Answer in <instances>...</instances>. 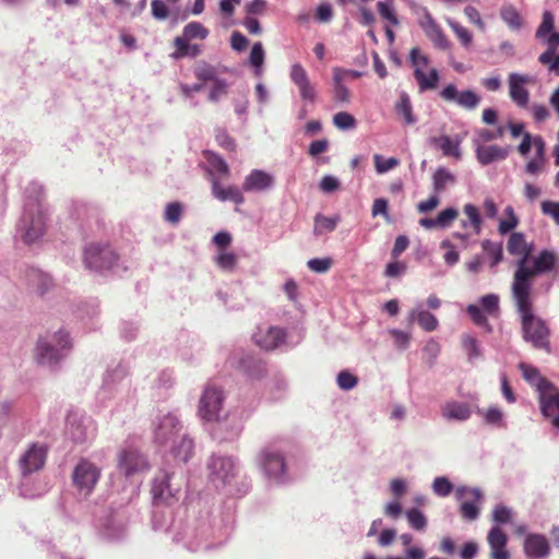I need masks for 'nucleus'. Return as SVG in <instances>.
<instances>
[{
  "mask_svg": "<svg viewBox=\"0 0 559 559\" xmlns=\"http://www.w3.org/2000/svg\"><path fill=\"white\" fill-rule=\"evenodd\" d=\"M43 187L37 182H31L25 190V203L16 233L26 245L37 241L46 229V214L40 203Z\"/></svg>",
  "mask_w": 559,
  "mask_h": 559,
  "instance_id": "obj_1",
  "label": "nucleus"
},
{
  "mask_svg": "<svg viewBox=\"0 0 559 559\" xmlns=\"http://www.w3.org/2000/svg\"><path fill=\"white\" fill-rule=\"evenodd\" d=\"M512 300L521 319L523 338L534 348L550 353V332L546 322L534 314L533 296L512 295Z\"/></svg>",
  "mask_w": 559,
  "mask_h": 559,
  "instance_id": "obj_2",
  "label": "nucleus"
},
{
  "mask_svg": "<svg viewBox=\"0 0 559 559\" xmlns=\"http://www.w3.org/2000/svg\"><path fill=\"white\" fill-rule=\"evenodd\" d=\"M557 263V257L552 251L542 250L534 259L530 267L527 263L516 267L511 285V295L533 296L532 278L544 273L551 272Z\"/></svg>",
  "mask_w": 559,
  "mask_h": 559,
  "instance_id": "obj_3",
  "label": "nucleus"
},
{
  "mask_svg": "<svg viewBox=\"0 0 559 559\" xmlns=\"http://www.w3.org/2000/svg\"><path fill=\"white\" fill-rule=\"evenodd\" d=\"M71 348L72 343L69 334L60 330L38 340L36 359L38 364L52 368L69 355Z\"/></svg>",
  "mask_w": 559,
  "mask_h": 559,
  "instance_id": "obj_4",
  "label": "nucleus"
},
{
  "mask_svg": "<svg viewBox=\"0 0 559 559\" xmlns=\"http://www.w3.org/2000/svg\"><path fill=\"white\" fill-rule=\"evenodd\" d=\"M554 27L555 22L552 13L545 11L543 13L542 23L536 29L535 37L547 46L546 51L538 57V61L544 66H548L549 72L559 75V53L556 55L559 47V33L554 32Z\"/></svg>",
  "mask_w": 559,
  "mask_h": 559,
  "instance_id": "obj_5",
  "label": "nucleus"
},
{
  "mask_svg": "<svg viewBox=\"0 0 559 559\" xmlns=\"http://www.w3.org/2000/svg\"><path fill=\"white\" fill-rule=\"evenodd\" d=\"M102 477V467L88 457H80L71 472V484L78 497L87 499Z\"/></svg>",
  "mask_w": 559,
  "mask_h": 559,
  "instance_id": "obj_6",
  "label": "nucleus"
},
{
  "mask_svg": "<svg viewBox=\"0 0 559 559\" xmlns=\"http://www.w3.org/2000/svg\"><path fill=\"white\" fill-rule=\"evenodd\" d=\"M83 262L87 270L103 273L118 267L119 255L109 243L91 242L84 248Z\"/></svg>",
  "mask_w": 559,
  "mask_h": 559,
  "instance_id": "obj_7",
  "label": "nucleus"
},
{
  "mask_svg": "<svg viewBox=\"0 0 559 559\" xmlns=\"http://www.w3.org/2000/svg\"><path fill=\"white\" fill-rule=\"evenodd\" d=\"M64 435L75 444L91 442L96 437L95 421L83 412L70 411L66 418Z\"/></svg>",
  "mask_w": 559,
  "mask_h": 559,
  "instance_id": "obj_8",
  "label": "nucleus"
},
{
  "mask_svg": "<svg viewBox=\"0 0 559 559\" xmlns=\"http://www.w3.org/2000/svg\"><path fill=\"white\" fill-rule=\"evenodd\" d=\"M210 480L216 488H225L238 474L236 461L231 456L213 454L207 461Z\"/></svg>",
  "mask_w": 559,
  "mask_h": 559,
  "instance_id": "obj_9",
  "label": "nucleus"
},
{
  "mask_svg": "<svg viewBox=\"0 0 559 559\" xmlns=\"http://www.w3.org/2000/svg\"><path fill=\"white\" fill-rule=\"evenodd\" d=\"M117 469L126 478H131L147 472L150 463L136 448L123 447L117 453Z\"/></svg>",
  "mask_w": 559,
  "mask_h": 559,
  "instance_id": "obj_10",
  "label": "nucleus"
},
{
  "mask_svg": "<svg viewBox=\"0 0 559 559\" xmlns=\"http://www.w3.org/2000/svg\"><path fill=\"white\" fill-rule=\"evenodd\" d=\"M259 465L271 481L282 484L287 480L285 457L277 449L271 445L263 448L259 454Z\"/></svg>",
  "mask_w": 559,
  "mask_h": 559,
  "instance_id": "obj_11",
  "label": "nucleus"
},
{
  "mask_svg": "<svg viewBox=\"0 0 559 559\" xmlns=\"http://www.w3.org/2000/svg\"><path fill=\"white\" fill-rule=\"evenodd\" d=\"M408 4L415 13L423 14L424 17L419 21V26L423 28L426 36L433 43V45L441 50L450 49V40L445 36L442 28L435 21L428 9L415 3L414 1H409Z\"/></svg>",
  "mask_w": 559,
  "mask_h": 559,
  "instance_id": "obj_12",
  "label": "nucleus"
},
{
  "mask_svg": "<svg viewBox=\"0 0 559 559\" xmlns=\"http://www.w3.org/2000/svg\"><path fill=\"white\" fill-rule=\"evenodd\" d=\"M224 394L216 386L207 385L200 399L199 415L206 421H218L223 408Z\"/></svg>",
  "mask_w": 559,
  "mask_h": 559,
  "instance_id": "obj_13",
  "label": "nucleus"
},
{
  "mask_svg": "<svg viewBox=\"0 0 559 559\" xmlns=\"http://www.w3.org/2000/svg\"><path fill=\"white\" fill-rule=\"evenodd\" d=\"M214 536V528L207 518H200L186 533L185 538L188 539L186 546L192 551H197L199 549H211L213 544L210 543V539Z\"/></svg>",
  "mask_w": 559,
  "mask_h": 559,
  "instance_id": "obj_14",
  "label": "nucleus"
},
{
  "mask_svg": "<svg viewBox=\"0 0 559 559\" xmlns=\"http://www.w3.org/2000/svg\"><path fill=\"white\" fill-rule=\"evenodd\" d=\"M439 95L443 100L448 103H454L459 107L468 111L475 110L481 102V97L475 91H459L453 83L445 85L440 91Z\"/></svg>",
  "mask_w": 559,
  "mask_h": 559,
  "instance_id": "obj_15",
  "label": "nucleus"
},
{
  "mask_svg": "<svg viewBox=\"0 0 559 559\" xmlns=\"http://www.w3.org/2000/svg\"><path fill=\"white\" fill-rule=\"evenodd\" d=\"M48 448L41 443H32L19 460L23 476L40 471L47 460Z\"/></svg>",
  "mask_w": 559,
  "mask_h": 559,
  "instance_id": "obj_16",
  "label": "nucleus"
},
{
  "mask_svg": "<svg viewBox=\"0 0 559 559\" xmlns=\"http://www.w3.org/2000/svg\"><path fill=\"white\" fill-rule=\"evenodd\" d=\"M286 330L273 325H260L253 334L254 343L264 350H274L286 344Z\"/></svg>",
  "mask_w": 559,
  "mask_h": 559,
  "instance_id": "obj_17",
  "label": "nucleus"
},
{
  "mask_svg": "<svg viewBox=\"0 0 559 559\" xmlns=\"http://www.w3.org/2000/svg\"><path fill=\"white\" fill-rule=\"evenodd\" d=\"M533 82L528 74L512 72L508 76L509 96L519 108H527L530 92L526 85Z\"/></svg>",
  "mask_w": 559,
  "mask_h": 559,
  "instance_id": "obj_18",
  "label": "nucleus"
},
{
  "mask_svg": "<svg viewBox=\"0 0 559 559\" xmlns=\"http://www.w3.org/2000/svg\"><path fill=\"white\" fill-rule=\"evenodd\" d=\"M170 478L171 474L165 469L159 471L154 477L151 488L154 503H170V500L174 499L179 491V489L171 487Z\"/></svg>",
  "mask_w": 559,
  "mask_h": 559,
  "instance_id": "obj_19",
  "label": "nucleus"
},
{
  "mask_svg": "<svg viewBox=\"0 0 559 559\" xmlns=\"http://www.w3.org/2000/svg\"><path fill=\"white\" fill-rule=\"evenodd\" d=\"M95 525L106 538L117 539L126 531L127 519L121 512H109L105 519H96Z\"/></svg>",
  "mask_w": 559,
  "mask_h": 559,
  "instance_id": "obj_20",
  "label": "nucleus"
},
{
  "mask_svg": "<svg viewBox=\"0 0 559 559\" xmlns=\"http://www.w3.org/2000/svg\"><path fill=\"white\" fill-rule=\"evenodd\" d=\"M523 551L530 559H546L550 555L551 547L544 534L530 533L524 538Z\"/></svg>",
  "mask_w": 559,
  "mask_h": 559,
  "instance_id": "obj_21",
  "label": "nucleus"
},
{
  "mask_svg": "<svg viewBox=\"0 0 559 559\" xmlns=\"http://www.w3.org/2000/svg\"><path fill=\"white\" fill-rule=\"evenodd\" d=\"M289 78L292 82L298 87L300 97L304 102H316V88L311 84L307 71L300 63H294L290 67Z\"/></svg>",
  "mask_w": 559,
  "mask_h": 559,
  "instance_id": "obj_22",
  "label": "nucleus"
},
{
  "mask_svg": "<svg viewBox=\"0 0 559 559\" xmlns=\"http://www.w3.org/2000/svg\"><path fill=\"white\" fill-rule=\"evenodd\" d=\"M477 162L481 166H487L496 162L504 160L511 151L510 146H499L497 144L484 145L473 140Z\"/></svg>",
  "mask_w": 559,
  "mask_h": 559,
  "instance_id": "obj_23",
  "label": "nucleus"
},
{
  "mask_svg": "<svg viewBox=\"0 0 559 559\" xmlns=\"http://www.w3.org/2000/svg\"><path fill=\"white\" fill-rule=\"evenodd\" d=\"M180 429L181 425L177 416L174 414H167L159 420L154 430L155 441L159 444L175 442Z\"/></svg>",
  "mask_w": 559,
  "mask_h": 559,
  "instance_id": "obj_24",
  "label": "nucleus"
},
{
  "mask_svg": "<svg viewBox=\"0 0 559 559\" xmlns=\"http://www.w3.org/2000/svg\"><path fill=\"white\" fill-rule=\"evenodd\" d=\"M465 493H469L474 501H464L460 506V513L466 521H475L478 519L480 510L476 502H480L483 493L478 488L459 487L456 489V496L459 499L463 498Z\"/></svg>",
  "mask_w": 559,
  "mask_h": 559,
  "instance_id": "obj_25",
  "label": "nucleus"
},
{
  "mask_svg": "<svg viewBox=\"0 0 559 559\" xmlns=\"http://www.w3.org/2000/svg\"><path fill=\"white\" fill-rule=\"evenodd\" d=\"M507 250L511 255L519 257L516 267H521L528 261L532 252V245L526 242V238L523 233H512L507 242Z\"/></svg>",
  "mask_w": 559,
  "mask_h": 559,
  "instance_id": "obj_26",
  "label": "nucleus"
},
{
  "mask_svg": "<svg viewBox=\"0 0 559 559\" xmlns=\"http://www.w3.org/2000/svg\"><path fill=\"white\" fill-rule=\"evenodd\" d=\"M540 413L552 427L559 429V393L542 392L538 399Z\"/></svg>",
  "mask_w": 559,
  "mask_h": 559,
  "instance_id": "obj_27",
  "label": "nucleus"
},
{
  "mask_svg": "<svg viewBox=\"0 0 559 559\" xmlns=\"http://www.w3.org/2000/svg\"><path fill=\"white\" fill-rule=\"evenodd\" d=\"M487 542L491 550V559H509L510 555L507 550L508 536L498 525L489 530Z\"/></svg>",
  "mask_w": 559,
  "mask_h": 559,
  "instance_id": "obj_28",
  "label": "nucleus"
},
{
  "mask_svg": "<svg viewBox=\"0 0 559 559\" xmlns=\"http://www.w3.org/2000/svg\"><path fill=\"white\" fill-rule=\"evenodd\" d=\"M274 186V178L272 175L264 170L253 169L246 176L242 190L245 192H261Z\"/></svg>",
  "mask_w": 559,
  "mask_h": 559,
  "instance_id": "obj_29",
  "label": "nucleus"
},
{
  "mask_svg": "<svg viewBox=\"0 0 559 559\" xmlns=\"http://www.w3.org/2000/svg\"><path fill=\"white\" fill-rule=\"evenodd\" d=\"M128 374L127 368L119 364L115 369L107 370L103 385L98 392V399L104 401L109 394H111L118 384H120Z\"/></svg>",
  "mask_w": 559,
  "mask_h": 559,
  "instance_id": "obj_30",
  "label": "nucleus"
},
{
  "mask_svg": "<svg viewBox=\"0 0 559 559\" xmlns=\"http://www.w3.org/2000/svg\"><path fill=\"white\" fill-rule=\"evenodd\" d=\"M461 142V139H452L445 134L440 136H431L429 139V144L431 146L440 150L444 156L454 157L456 159L462 157Z\"/></svg>",
  "mask_w": 559,
  "mask_h": 559,
  "instance_id": "obj_31",
  "label": "nucleus"
},
{
  "mask_svg": "<svg viewBox=\"0 0 559 559\" xmlns=\"http://www.w3.org/2000/svg\"><path fill=\"white\" fill-rule=\"evenodd\" d=\"M212 193L219 201H233L234 203L240 205L245 202V198L242 195V188L239 189L236 186H229L224 188L221 186L217 178H212Z\"/></svg>",
  "mask_w": 559,
  "mask_h": 559,
  "instance_id": "obj_32",
  "label": "nucleus"
},
{
  "mask_svg": "<svg viewBox=\"0 0 559 559\" xmlns=\"http://www.w3.org/2000/svg\"><path fill=\"white\" fill-rule=\"evenodd\" d=\"M519 369L522 371L523 378L530 384L536 386V389L539 391V394L552 388V383L544 378L536 367L525 362H520Z\"/></svg>",
  "mask_w": 559,
  "mask_h": 559,
  "instance_id": "obj_33",
  "label": "nucleus"
},
{
  "mask_svg": "<svg viewBox=\"0 0 559 559\" xmlns=\"http://www.w3.org/2000/svg\"><path fill=\"white\" fill-rule=\"evenodd\" d=\"M441 414L448 420L464 421L471 417L472 411L467 403L451 401L442 406Z\"/></svg>",
  "mask_w": 559,
  "mask_h": 559,
  "instance_id": "obj_34",
  "label": "nucleus"
},
{
  "mask_svg": "<svg viewBox=\"0 0 559 559\" xmlns=\"http://www.w3.org/2000/svg\"><path fill=\"white\" fill-rule=\"evenodd\" d=\"M71 215L75 221L84 224H91L92 221H98V210L82 201L73 203Z\"/></svg>",
  "mask_w": 559,
  "mask_h": 559,
  "instance_id": "obj_35",
  "label": "nucleus"
},
{
  "mask_svg": "<svg viewBox=\"0 0 559 559\" xmlns=\"http://www.w3.org/2000/svg\"><path fill=\"white\" fill-rule=\"evenodd\" d=\"M27 281L32 287L36 289L39 295H44L52 286L51 277L37 269H29L27 271Z\"/></svg>",
  "mask_w": 559,
  "mask_h": 559,
  "instance_id": "obj_36",
  "label": "nucleus"
},
{
  "mask_svg": "<svg viewBox=\"0 0 559 559\" xmlns=\"http://www.w3.org/2000/svg\"><path fill=\"white\" fill-rule=\"evenodd\" d=\"M414 78L420 92L436 88L440 80L439 72L435 68L431 69L428 74H426L421 68H417L414 70Z\"/></svg>",
  "mask_w": 559,
  "mask_h": 559,
  "instance_id": "obj_37",
  "label": "nucleus"
},
{
  "mask_svg": "<svg viewBox=\"0 0 559 559\" xmlns=\"http://www.w3.org/2000/svg\"><path fill=\"white\" fill-rule=\"evenodd\" d=\"M395 111L399 116L403 117L405 124L411 126L417 122V119L413 114V106L407 93H401L399 102L395 104Z\"/></svg>",
  "mask_w": 559,
  "mask_h": 559,
  "instance_id": "obj_38",
  "label": "nucleus"
},
{
  "mask_svg": "<svg viewBox=\"0 0 559 559\" xmlns=\"http://www.w3.org/2000/svg\"><path fill=\"white\" fill-rule=\"evenodd\" d=\"M189 39H186L185 37H176L174 40V44L176 46V51L171 55L173 58L179 59L183 57H197L200 55L201 49L195 44H189Z\"/></svg>",
  "mask_w": 559,
  "mask_h": 559,
  "instance_id": "obj_39",
  "label": "nucleus"
},
{
  "mask_svg": "<svg viewBox=\"0 0 559 559\" xmlns=\"http://www.w3.org/2000/svg\"><path fill=\"white\" fill-rule=\"evenodd\" d=\"M481 249L490 259V267H496L503 260L502 242H493L489 239L481 241Z\"/></svg>",
  "mask_w": 559,
  "mask_h": 559,
  "instance_id": "obj_40",
  "label": "nucleus"
},
{
  "mask_svg": "<svg viewBox=\"0 0 559 559\" xmlns=\"http://www.w3.org/2000/svg\"><path fill=\"white\" fill-rule=\"evenodd\" d=\"M340 222V216L335 215L333 217H328L322 214H317L314 216V227L313 234L314 236H320L324 233L333 231Z\"/></svg>",
  "mask_w": 559,
  "mask_h": 559,
  "instance_id": "obj_41",
  "label": "nucleus"
},
{
  "mask_svg": "<svg viewBox=\"0 0 559 559\" xmlns=\"http://www.w3.org/2000/svg\"><path fill=\"white\" fill-rule=\"evenodd\" d=\"M240 367L251 378H261L266 372L265 364L261 359L253 357L243 358L240 361Z\"/></svg>",
  "mask_w": 559,
  "mask_h": 559,
  "instance_id": "obj_42",
  "label": "nucleus"
},
{
  "mask_svg": "<svg viewBox=\"0 0 559 559\" xmlns=\"http://www.w3.org/2000/svg\"><path fill=\"white\" fill-rule=\"evenodd\" d=\"M264 59L265 53L262 43H254L249 55V63L251 67H253L255 76L262 75Z\"/></svg>",
  "mask_w": 559,
  "mask_h": 559,
  "instance_id": "obj_43",
  "label": "nucleus"
},
{
  "mask_svg": "<svg viewBox=\"0 0 559 559\" xmlns=\"http://www.w3.org/2000/svg\"><path fill=\"white\" fill-rule=\"evenodd\" d=\"M502 21L513 31L522 27L523 21L515 7L508 4L503 5L500 10Z\"/></svg>",
  "mask_w": 559,
  "mask_h": 559,
  "instance_id": "obj_44",
  "label": "nucleus"
},
{
  "mask_svg": "<svg viewBox=\"0 0 559 559\" xmlns=\"http://www.w3.org/2000/svg\"><path fill=\"white\" fill-rule=\"evenodd\" d=\"M455 182V176L444 167H439L432 177L433 190L438 193L443 191L448 185Z\"/></svg>",
  "mask_w": 559,
  "mask_h": 559,
  "instance_id": "obj_45",
  "label": "nucleus"
},
{
  "mask_svg": "<svg viewBox=\"0 0 559 559\" xmlns=\"http://www.w3.org/2000/svg\"><path fill=\"white\" fill-rule=\"evenodd\" d=\"M203 155L210 166L211 171H216L223 176L229 174V167L226 160L217 153L213 151H204Z\"/></svg>",
  "mask_w": 559,
  "mask_h": 559,
  "instance_id": "obj_46",
  "label": "nucleus"
},
{
  "mask_svg": "<svg viewBox=\"0 0 559 559\" xmlns=\"http://www.w3.org/2000/svg\"><path fill=\"white\" fill-rule=\"evenodd\" d=\"M341 68H335L333 70V86L335 99L338 103H348L350 98L349 91L344 84V80L341 78Z\"/></svg>",
  "mask_w": 559,
  "mask_h": 559,
  "instance_id": "obj_47",
  "label": "nucleus"
},
{
  "mask_svg": "<svg viewBox=\"0 0 559 559\" xmlns=\"http://www.w3.org/2000/svg\"><path fill=\"white\" fill-rule=\"evenodd\" d=\"M411 320L417 319L420 328L427 332H432L438 328V319L429 311L420 310L418 312L412 311Z\"/></svg>",
  "mask_w": 559,
  "mask_h": 559,
  "instance_id": "obj_48",
  "label": "nucleus"
},
{
  "mask_svg": "<svg viewBox=\"0 0 559 559\" xmlns=\"http://www.w3.org/2000/svg\"><path fill=\"white\" fill-rule=\"evenodd\" d=\"M534 143L537 146V157L531 159L526 166L525 171L530 175L538 174L544 166V142L540 136H536L534 139Z\"/></svg>",
  "mask_w": 559,
  "mask_h": 559,
  "instance_id": "obj_49",
  "label": "nucleus"
},
{
  "mask_svg": "<svg viewBox=\"0 0 559 559\" xmlns=\"http://www.w3.org/2000/svg\"><path fill=\"white\" fill-rule=\"evenodd\" d=\"M194 443L191 438L182 437L179 444L174 447L173 452L176 459L182 463H187L193 453Z\"/></svg>",
  "mask_w": 559,
  "mask_h": 559,
  "instance_id": "obj_50",
  "label": "nucleus"
},
{
  "mask_svg": "<svg viewBox=\"0 0 559 559\" xmlns=\"http://www.w3.org/2000/svg\"><path fill=\"white\" fill-rule=\"evenodd\" d=\"M466 312L476 325L483 328L487 333H490L492 331V326L488 322L486 312L483 309H480L479 306L468 305L466 308Z\"/></svg>",
  "mask_w": 559,
  "mask_h": 559,
  "instance_id": "obj_51",
  "label": "nucleus"
},
{
  "mask_svg": "<svg viewBox=\"0 0 559 559\" xmlns=\"http://www.w3.org/2000/svg\"><path fill=\"white\" fill-rule=\"evenodd\" d=\"M463 213L466 215L469 225L473 227L476 235L480 234L483 227V218L478 207L472 203H467L463 207Z\"/></svg>",
  "mask_w": 559,
  "mask_h": 559,
  "instance_id": "obj_52",
  "label": "nucleus"
},
{
  "mask_svg": "<svg viewBox=\"0 0 559 559\" xmlns=\"http://www.w3.org/2000/svg\"><path fill=\"white\" fill-rule=\"evenodd\" d=\"M409 526L415 531H424L427 527L426 515L417 508H411L405 512Z\"/></svg>",
  "mask_w": 559,
  "mask_h": 559,
  "instance_id": "obj_53",
  "label": "nucleus"
},
{
  "mask_svg": "<svg viewBox=\"0 0 559 559\" xmlns=\"http://www.w3.org/2000/svg\"><path fill=\"white\" fill-rule=\"evenodd\" d=\"M448 24L462 44V46L466 49H468L473 43V34L462 26L459 22L454 20H448Z\"/></svg>",
  "mask_w": 559,
  "mask_h": 559,
  "instance_id": "obj_54",
  "label": "nucleus"
},
{
  "mask_svg": "<svg viewBox=\"0 0 559 559\" xmlns=\"http://www.w3.org/2000/svg\"><path fill=\"white\" fill-rule=\"evenodd\" d=\"M462 345L469 361H474L481 356L480 345L475 336L464 335L462 337Z\"/></svg>",
  "mask_w": 559,
  "mask_h": 559,
  "instance_id": "obj_55",
  "label": "nucleus"
},
{
  "mask_svg": "<svg viewBox=\"0 0 559 559\" xmlns=\"http://www.w3.org/2000/svg\"><path fill=\"white\" fill-rule=\"evenodd\" d=\"M215 134V141L216 143L228 152H235L237 148L236 141L233 136L229 135V133L226 131V129L217 127L214 130Z\"/></svg>",
  "mask_w": 559,
  "mask_h": 559,
  "instance_id": "obj_56",
  "label": "nucleus"
},
{
  "mask_svg": "<svg viewBox=\"0 0 559 559\" xmlns=\"http://www.w3.org/2000/svg\"><path fill=\"white\" fill-rule=\"evenodd\" d=\"M209 35V31L199 22H190L183 27L182 37L186 39L200 38L204 39Z\"/></svg>",
  "mask_w": 559,
  "mask_h": 559,
  "instance_id": "obj_57",
  "label": "nucleus"
},
{
  "mask_svg": "<svg viewBox=\"0 0 559 559\" xmlns=\"http://www.w3.org/2000/svg\"><path fill=\"white\" fill-rule=\"evenodd\" d=\"M377 9L382 19L386 20L391 25H397L399 19L393 9V0L379 1Z\"/></svg>",
  "mask_w": 559,
  "mask_h": 559,
  "instance_id": "obj_58",
  "label": "nucleus"
},
{
  "mask_svg": "<svg viewBox=\"0 0 559 559\" xmlns=\"http://www.w3.org/2000/svg\"><path fill=\"white\" fill-rule=\"evenodd\" d=\"M183 206L180 202L175 201L166 205L164 219L171 225H177L182 215Z\"/></svg>",
  "mask_w": 559,
  "mask_h": 559,
  "instance_id": "obj_59",
  "label": "nucleus"
},
{
  "mask_svg": "<svg viewBox=\"0 0 559 559\" xmlns=\"http://www.w3.org/2000/svg\"><path fill=\"white\" fill-rule=\"evenodd\" d=\"M504 213L507 214L508 218L500 221L498 227V230L501 235L510 233L519 225V218L516 217L514 210L511 205H508L504 209Z\"/></svg>",
  "mask_w": 559,
  "mask_h": 559,
  "instance_id": "obj_60",
  "label": "nucleus"
},
{
  "mask_svg": "<svg viewBox=\"0 0 559 559\" xmlns=\"http://www.w3.org/2000/svg\"><path fill=\"white\" fill-rule=\"evenodd\" d=\"M333 123L340 130H352L357 126L355 117L346 111L335 114L333 117Z\"/></svg>",
  "mask_w": 559,
  "mask_h": 559,
  "instance_id": "obj_61",
  "label": "nucleus"
},
{
  "mask_svg": "<svg viewBox=\"0 0 559 559\" xmlns=\"http://www.w3.org/2000/svg\"><path fill=\"white\" fill-rule=\"evenodd\" d=\"M374 167L378 174H384L400 165V159L396 157L384 158L382 155L376 154L373 156Z\"/></svg>",
  "mask_w": 559,
  "mask_h": 559,
  "instance_id": "obj_62",
  "label": "nucleus"
},
{
  "mask_svg": "<svg viewBox=\"0 0 559 559\" xmlns=\"http://www.w3.org/2000/svg\"><path fill=\"white\" fill-rule=\"evenodd\" d=\"M457 215L459 211L456 209H444L436 217L437 225L439 226L440 229H445L452 225L453 221L457 217Z\"/></svg>",
  "mask_w": 559,
  "mask_h": 559,
  "instance_id": "obj_63",
  "label": "nucleus"
},
{
  "mask_svg": "<svg viewBox=\"0 0 559 559\" xmlns=\"http://www.w3.org/2000/svg\"><path fill=\"white\" fill-rule=\"evenodd\" d=\"M540 210L544 215L552 218V221L559 225V202L545 200L540 203Z\"/></svg>",
  "mask_w": 559,
  "mask_h": 559,
  "instance_id": "obj_64",
  "label": "nucleus"
}]
</instances>
